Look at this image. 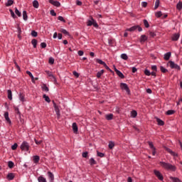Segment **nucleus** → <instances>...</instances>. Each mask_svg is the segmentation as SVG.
<instances>
[{"instance_id":"nucleus-52","label":"nucleus","mask_w":182,"mask_h":182,"mask_svg":"<svg viewBox=\"0 0 182 182\" xmlns=\"http://www.w3.org/2000/svg\"><path fill=\"white\" fill-rule=\"evenodd\" d=\"M155 15H156V18H160V17H161V15H163V14H162L161 11H158L156 13Z\"/></svg>"},{"instance_id":"nucleus-55","label":"nucleus","mask_w":182,"mask_h":182,"mask_svg":"<svg viewBox=\"0 0 182 182\" xmlns=\"http://www.w3.org/2000/svg\"><path fill=\"white\" fill-rule=\"evenodd\" d=\"M14 109H15V112L17 113V114L21 116V112H19V108H18L17 107H14Z\"/></svg>"},{"instance_id":"nucleus-21","label":"nucleus","mask_w":182,"mask_h":182,"mask_svg":"<svg viewBox=\"0 0 182 182\" xmlns=\"http://www.w3.org/2000/svg\"><path fill=\"white\" fill-rule=\"evenodd\" d=\"M131 117H132L133 119H134L135 117H137V111L132 110L131 112Z\"/></svg>"},{"instance_id":"nucleus-26","label":"nucleus","mask_w":182,"mask_h":182,"mask_svg":"<svg viewBox=\"0 0 182 182\" xmlns=\"http://www.w3.org/2000/svg\"><path fill=\"white\" fill-rule=\"evenodd\" d=\"M170 180H171L172 182H181V181H180V179H178V178H176V177H173V176L170 177Z\"/></svg>"},{"instance_id":"nucleus-64","label":"nucleus","mask_w":182,"mask_h":182,"mask_svg":"<svg viewBox=\"0 0 182 182\" xmlns=\"http://www.w3.org/2000/svg\"><path fill=\"white\" fill-rule=\"evenodd\" d=\"M36 144H41L42 143V140L38 141L36 139H34Z\"/></svg>"},{"instance_id":"nucleus-23","label":"nucleus","mask_w":182,"mask_h":182,"mask_svg":"<svg viewBox=\"0 0 182 182\" xmlns=\"http://www.w3.org/2000/svg\"><path fill=\"white\" fill-rule=\"evenodd\" d=\"M8 99L12 100V91L11 90H7Z\"/></svg>"},{"instance_id":"nucleus-17","label":"nucleus","mask_w":182,"mask_h":182,"mask_svg":"<svg viewBox=\"0 0 182 182\" xmlns=\"http://www.w3.org/2000/svg\"><path fill=\"white\" fill-rule=\"evenodd\" d=\"M171 57V53L168 52L164 54V59L165 60H168V59H170Z\"/></svg>"},{"instance_id":"nucleus-63","label":"nucleus","mask_w":182,"mask_h":182,"mask_svg":"<svg viewBox=\"0 0 182 182\" xmlns=\"http://www.w3.org/2000/svg\"><path fill=\"white\" fill-rule=\"evenodd\" d=\"M87 154H88L87 151L83 152L82 153V157L86 159V157H87Z\"/></svg>"},{"instance_id":"nucleus-30","label":"nucleus","mask_w":182,"mask_h":182,"mask_svg":"<svg viewBox=\"0 0 182 182\" xmlns=\"http://www.w3.org/2000/svg\"><path fill=\"white\" fill-rule=\"evenodd\" d=\"M46 75H48V76H49L50 77H53V79H55V76H53V74L52 73V72L49 71V70H46Z\"/></svg>"},{"instance_id":"nucleus-3","label":"nucleus","mask_w":182,"mask_h":182,"mask_svg":"<svg viewBox=\"0 0 182 182\" xmlns=\"http://www.w3.org/2000/svg\"><path fill=\"white\" fill-rule=\"evenodd\" d=\"M29 143L26 141H23L20 146V149L23 151H29Z\"/></svg>"},{"instance_id":"nucleus-49","label":"nucleus","mask_w":182,"mask_h":182,"mask_svg":"<svg viewBox=\"0 0 182 182\" xmlns=\"http://www.w3.org/2000/svg\"><path fill=\"white\" fill-rule=\"evenodd\" d=\"M31 36H33V38H36V36H38V32H36L35 31H31Z\"/></svg>"},{"instance_id":"nucleus-19","label":"nucleus","mask_w":182,"mask_h":182,"mask_svg":"<svg viewBox=\"0 0 182 182\" xmlns=\"http://www.w3.org/2000/svg\"><path fill=\"white\" fill-rule=\"evenodd\" d=\"M73 130L75 134L77 133V124L75 122L73 123Z\"/></svg>"},{"instance_id":"nucleus-29","label":"nucleus","mask_w":182,"mask_h":182,"mask_svg":"<svg viewBox=\"0 0 182 182\" xmlns=\"http://www.w3.org/2000/svg\"><path fill=\"white\" fill-rule=\"evenodd\" d=\"M121 59H123L124 60H127L129 59V56H127V54L122 53L121 55Z\"/></svg>"},{"instance_id":"nucleus-59","label":"nucleus","mask_w":182,"mask_h":182,"mask_svg":"<svg viewBox=\"0 0 182 182\" xmlns=\"http://www.w3.org/2000/svg\"><path fill=\"white\" fill-rule=\"evenodd\" d=\"M41 48H42L43 49H45V48H46V43H41Z\"/></svg>"},{"instance_id":"nucleus-51","label":"nucleus","mask_w":182,"mask_h":182,"mask_svg":"<svg viewBox=\"0 0 182 182\" xmlns=\"http://www.w3.org/2000/svg\"><path fill=\"white\" fill-rule=\"evenodd\" d=\"M9 12H10L11 16H12V18H16V16H15V13L14 12V11H12V9H10Z\"/></svg>"},{"instance_id":"nucleus-39","label":"nucleus","mask_w":182,"mask_h":182,"mask_svg":"<svg viewBox=\"0 0 182 182\" xmlns=\"http://www.w3.org/2000/svg\"><path fill=\"white\" fill-rule=\"evenodd\" d=\"M160 6V0H156L155 1V6H154V9H157Z\"/></svg>"},{"instance_id":"nucleus-32","label":"nucleus","mask_w":182,"mask_h":182,"mask_svg":"<svg viewBox=\"0 0 182 182\" xmlns=\"http://www.w3.org/2000/svg\"><path fill=\"white\" fill-rule=\"evenodd\" d=\"M23 21H28V14H26V11H23Z\"/></svg>"},{"instance_id":"nucleus-6","label":"nucleus","mask_w":182,"mask_h":182,"mask_svg":"<svg viewBox=\"0 0 182 182\" xmlns=\"http://www.w3.org/2000/svg\"><path fill=\"white\" fill-rule=\"evenodd\" d=\"M4 119L6 123L10 125L12 124V121H11V119L9 118V113L8 112H4Z\"/></svg>"},{"instance_id":"nucleus-10","label":"nucleus","mask_w":182,"mask_h":182,"mask_svg":"<svg viewBox=\"0 0 182 182\" xmlns=\"http://www.w3.org/2000/svg\"><path fill=\"white\" fill-rule=\"evenodd\" d=\"M51 5H53V6H56L57 8H59L60 6V2L55 0H49L48 1Z\"/></svg>"},{"instance_id":"nucleus-8","label":"nucleus","mask_w":182,"mask_h":182,"mask_svg":"<svg viewBox=\"0 0 182 182\" xmlns=\"http://www.w3.org/2000/svg\"><path fill=\"white\" fill-rule=\"evenodd\" d=\"M154 173L155 174V176H156V177L159 178V180H160L161 181H163V175H161V173H160V171H157V170H154Z\"/></svg>"},{"instance_id":"nucleus-44","label":"nucleus","mask_w":182,"mask_h":182,"mask_svg":"<svg viewBox=\"0 0 182 182\" xmlns=\"http://www.w3.org/2000/svg\"><path fill=\"white\" fill-rule=\"evenodd\" d=\"M48 63H50V65H53V63H55V59L50 57L48 60Z\"/></svg>"},{"instance_id":"nucleus-25","label":"nucleus","mask_w":182,"mask_h":182,"mask_svg":"<svg viewBox=\"0 0 182 182\" xmlns=\"http://www.w3.org/2000/svg\"><path fill=\"white\" fill-rule=\"evenodd\" d=\"M156 122L159 126H164V122H163V120H161V119L157 118Z\"/></svg>"},{"instance_id":"nucleus-56","label":"nucleus","mask_w":182,"mask_h":182,"mask_svg":"<svg viewBox=\"0 0 182 182\" xmlns=\"http://www.w3.org/2000/svg\"><path fill=\"white\" fill-rule=\"evenodd\" d=\"M11 149L13 150H16V149H18V144H14V145H12Z\"/></svg>"},{"instance_id":"nucleus-48","label":"nucleus","mask_w":182,"mask_h":182,"mask_svg":"<svg viewBox=\"0 0 182 182\" xmlns=\"http://www.w3.org/2000/svg\"><path fill=\"white\" fill-rule=\"evenodd\" d=\"M8 166L9 168H12L14 166V164L12 162V161H9Z\"/></svg>"},{"instance_id":"nucleus-36","label":"nucleus","mask_w":182,"mask_h":182,"mask_svg":"<svg viewBox=\"0 0 182 182\" xmlns=\"http://www.w3.org/2000/svg\"><path fill=\"white\" fill-rule=\"evenodd\" d=\"M31 43L33 46V48H36V45H38V41L36 39H33L31 41Z\"/></svg>"},{"instance_id":"nucleus-4","label":"nucleus","mask_w":182,"mask_h":182,"mask_svg":"<svg viewBox=\"0 0 182 182\" xmlns=\"http://www.w3.org/2000/svg\"><path fill=\"white\" fill-rule=\"evenodd\" d=\"M120 88L122 90H125L128 95H130V89H129V86L127 85V84L122 82L120 84Z\"/></svg>"},{"instance_id":"nucleus-28","label":"nucleus","mask_w":182,"mask_h":182,"mask_svg":"<svg viewBox=\"0 0 182 182\" xmlns=\"http://www.w3.org/2000/svg\"><path fill=\"white\" fill-rule=\"evenodd\" d=\"M38 182H47L46 179L45 178V177L41 176L38 178Z\"/></svg>"},{"instance_id":"nucleus-18","label":"nucleus","mask_w":182,"mask_h":182,"mask_svg":"<svg viewBox=\"0 0 182 182\" xmlns=\"http://www.w3.org/2000/svg\"><path fill=\"white\" fill-rule=\"evenodd\" d=\"M33 163L36 164L37 163H39V160H41V158L39 157V156L36 155L33 156Z\"/></svg>"},{"instance_id":"nucleus-15","label":"nucleus","mask_w":182,"mask_h":182,"mask_svg":"<svg viewBox=\"0 0 182 182\" xmlns=\"http://www.w3.org/2000/svg\"><path fill=\"white\" fill-rule=\"evenodd\" d=\"M148 38L146 37V35H141L139 39L140 43H144L146 41H147Z\"/></svg>"},{"instance_id":"nucleus-62","label":"nucleus","mask_w":182,"mask_h":182,"mask_svg":"<svg viewBox=\"0 0 182 182\" xmlns=\"http://www.w3.org/2000/svg\"><path fill=\"white\" fill-rule=\"evenodd\" d=\"M151 69H152V70L157 72V66L156 65H152Z\"/></svg>"},{"instance_id":"nucleus-1","label":"nucleus","mask_w":182,"mask_h":182,"mask_svg":"<svg viewBox=\"0 0 182 182\" xmlns=\"http://www.w3.org/2000/svg\"><path fill=\"white\" fill-rule=\"evenodd\" d=\"M160 164L161 167H163L164 168H166V170H170L171 171H176V166H173L172 164L166 163L164 161H161Z\"/></svg>"},{"instance_id":"nucleus-50","label":"nucleus","mask_w":182,"mask_h":182,"mask_svg":"<svg viewBox=\"0 0 182 182\" xmlns=\"http://www.w3.org/2000/svg\"><path fill=\"white\" fill-rule=\"evenodd\" d=\"M58 21H60L61 22H66V21L65 20V18H63V16H59L58 18Z\"/></svg>"},{"instance_id":"nucleus-38","label":"nucleus","mask_w":182,"mask_h":182,"mask_svg":"<svg viewBox=\"0 0 182 182\" xmlns=\"http://www.w3.org/2000/svg\"><path fill=\"white\" fill-rule=\"evenodd\" d=\"M90 166H95V164H96V161L95 160V159L91 158L90 159Z\"/></svg>"},{"instance_id":"nucleus-41","label":"nucleus","mask_w":182,"mask_h":182,"mask_svg":"<svg viewBox=\"0 0 182 182\" xmlns=\"http://www.w3.org/2000/svg\"><path fill=\"white\" fill-rule=\"evenodd\" d=\"M26 73L32 79V82H33V80L35 79V77H33V75H32V73H31V71H26Z\"/></svg>"},{"instance_id":"nucleus-2","label":"nucleus","mask_w":182,"mask_h":182,"mask_svg":"<svg viewBox=\"0 0 182 182\" xmlns=\"http://www.w3.org/2000/svg\"><path fill=\"white\" fill-rule=\"evenodd\" d=\"M93 26L95 28H99V25L97 24V22H96V21L94 20L92 17H91L87 22V26Z\"/></svg>"},{"instance_id":"nucleus-57","label":"nucleus","mask_w":182,"mask_h":182,"mask_svg":"<svg viewBox=\"0 0 182 182\" xmlns=\"http://www.w3.org/2000/svg\"><path fill=\"white\" fill-rule=\"evenodd\" d=\"M43 90L44 92H49V88L48 87V86L44 85V86L43 87Z\"/></svg>"},{"instance_id":"nucleus-24","label":"nucleus","mask_w":182,"mask_h":182,"mask_svg":"<svg viewBox=\"0 0 182 182\" xmlns=\"http://www.w3.org/2000/svg\"><path fill=\"white\" fill-rule=\"evenodd\" d=\"M105 119L107 120H112L113 119V114H108L105 115Z\"/></svg>"},{"instance_id":"nucleus-11","label":"nucleus","mask_w":182,"mask_h":182,"mask_svg":"<svg viewBox=\"0 0 182 182\" xmlns=\"http://www.w3.org/2000/svg\"><path fill=\"white\" fill-rule=\"evenodd\" d=\"M164 149L166 151H168V153L171 154V156H173V157H177L178 154L176 152L173 151L171 149L166 146L164 147Z\"/></svg>"},{"instance_id":"nucleus-61","label":"nucleus","mask_w":182,"mask_h":182,"mask_svg":"<svg viewBox=\"0 0 182 182\" xmlns=\"http://www.w3.org/2000/svg\"><path fill=\"white\" fill-rule=\"evenodd\" d=\"M77 53L79 56H83L85 53L83 52V50H79Z\"/></svg>"},{"instance_id":"nucleus-13","label":"nucleus","mask_w":182,"mask_h":182,"mask_svg":"<svg viewBox=\"0 0 182 182\" xmlns=\"http://www.w3.org/2000/svg\"><path fill=\"white\" fill-rule=\"evenodd\" d=\"M6 178L7 180H9V181L14 180L15 178V173H9L6 176Z\"/></svg>"},{"instance_id":"nucleus-60","label":"nucleus","mask_w":182,"mask_h":182,"mask_svg":"<svg viewBox=\"0 0 182 182\" xmlns=\"http://www.w3.org/2000/svg\"><path fill=\"white\" fill-rule=\"evenodd\" d=\"M149 35L151 38H154V36H156V33L151 31L149 32Z\"/></svg>"},{"instance_id":"nucleus-58","label":"nucleus","mask_w":182,"mask_h":182,"mask_svg":"<svg viewBox=\"0 0 182 182\" xmlns=\"http://www.w3.org/2000/svg\"><path fill=\"white\" fill-rule=\"evenodd\" d=\"M50 14L52 16H56V13L55 12V10H51L50 11Z\"/></svg>"},{"instance_id":"nucleus-45","label":"nucleus","mask_w":182,"mask_h":182,"mask_svg":"<svg viewBox=\"0 0 182 182\" xmlns=\"http://www.w3.org/2000/svg\"><path fill=\"white\" fill-rule=\"evenodd\" d=\"M15 14H16V15H18V16H21V15H22L21 11H19V10H18L17 8H16V9H15Z\"/></svg>"},{"instance_id":"nucleus-16","label":"nucleus","mask_w":182,"mask_h":182,"mask_svg":"<svg viewBox=\"0 0 182 182\" xmlns=\"http://www.w3.org/2000/svg\"><path fill=\"white\" fill-rule=\"evenodd\" d=\"M138 26H134L129 28L126 29V32H134L136 29H137Z\"/></svg>"},{"instance_id":"nucleus-9","label":"nucleus","mask_w":182,"mask_h":182,"mask_svg":"<svg viewBox=\"0 0 182 182\" xmlns=\"http://www.w3.org/2000/svg\"><path fill=\"white\" fill-rule=\"evenodd\" d=\"M114 69L117 76H119V77H120L121 79H124V75H123L122 73L120 72V70H117V68H116L115 65H114Z\"/></svg>"},{"instance_id":"nucleus-20","label":"nucleus","mask_w":182,"mask_h":182,"mask_svg":"<svg viewBox=\"0 0 182 182\" xmlns=\"http://www.w3.org/2000/svg\"><path fill=\"white\" fill-rule=\"evenodd\" d=\"M179 38H180V34L175 33L172 36L171 39L172 41H178Z\"/></svg>"},{"instance_id":"nucleus-40","label":"nucleus","mask_w":182,"mask_h":182,"mask_svg":"<svg viewBox=\"0 0 182 182\" xmlns=\"http://www.w3.org/2000/svg\"><path fill=\"white\" fill-rule=\"evenodd\" d=\"M108 147L110 149H113V147H114V143L113 141H110L109 142Z\"/></svg>"},{"instance_id":"nucleus-54","label":"nucleus","mask_w":182,"mask_h":182,"mask_svg":"<svg viewBox=\"0 0 182 182\" xmlns=\"http://www.w3.org/2000/svg\"><path fill=\"white\" fill-rule=\"evenodd\" d=\"M97 156H98V157H105V154L97 151Z\"/></svg>"},{"instance_id":"nucleus-33","label":"nucleus","mask_w":182,"mask_h":182,"mask_svg":"<svg viewBox=\"0 0 182 182\" xmlns=\"http://www.w3.org/2000/svg\"><path fill=\"white\" fill-rule=\"evenodd\" d=\"M18 97H19V100L21 102H25V95H22L21 93H20L18 95Z\"/></svg>"},{"instance_id":"nucleus-42","label":"nucleus","mask_w":182,"mask_h":182,"mask_svg":"<svg viewBox=\"0 0 182 182\" xmlns=\"http://www.w3.org/2000/svg\"><path fill=\"white\" fill-rule=\"evenodd\" d=\"M96 61H97V63H99L100 65H103V66H104V65L106 63H105V61H103V60H102L101 59H99V58H97V59L96 60Z\"/></svg>"},{"instance_id":"nucleus-22","label":"nucleus","mask_w":182,"mask_h":182,"mask_svg":"<svg viewBox=\"0 0 182 182\" xmlns=\"http://www.w3.org/2000/svg\"><path fill=\"white\" fill-rule=\"evenodd\" d=\"M33 8H36V9L39 8V2L37 0H34L33 1Z\"/></svg>"},{"instance_id":"nucleus-43","label":"nucleus","mask_w":182,"mask_h":182,"mask_svg":"<svg viewBox=\"0 0 182 182\" xmlns=\"http://www.w3.org/2000/svg\"><path fill=\"white\" fill-rule=\"evenodd\" d=\"M144 74L146 75V76H150V75H151V73H150V70H149V69H145Z\"/></svg>"},{"instance_id":"nucleus-7","label":"nucleus","mask_w":182,"mask_h":182,"mask_svg":"<svg viewBox=\"0 0 182 182\" xmlns=\"http://www.w3.org/2000/svg\"><path fill=\"white\" fill-rule=\"evenodd\" d=\"M53 103L55 110V113L57 114V117L58 119H59V117H60V111L59 110V107H58V105H56V103H55V101H53Z\"/></svg>"},{"instance_id":"nucleus-35","label":"nucleus","mask_w":182,"mask_h":182,"mask_svg":"<svg viewBox=\"0 0 182 182\" xmlns=\"http://www.w3.org/2000/svg\"><path fill=\"white\" fill-rule=\"evenodd\" d=\"M14 4V0H8L6 3V6H11Z\"/></svg>"},{"instance_id":"nucleus-53","label":"nucleus","mask_w":182,"mask_h":182,"mask_svg":"<svg viewBox=\"0 0 182 182\" xmlns=\"http://www.w3.org/2000/svg\"><path fill=\"white\" fill-rule=\"evenodd\" d=\"M61 32L64 35H69V32H68V31H66V29H64V28L61 29Z\"/></svg>"},{"instance_id":"nucleus-47","label":"nucleus","mask_w":182,"mask_h":182,"mask_svg":"<svg viewBox=\"0 0 182 182\" xmlns=\"http://www.w3.org/2000/svg\"><path fill=\"white\" fill-rule=\"evenodd\" d=\"M161 71L162 72V73H166V72H168L167 69H166L164 67L161 66L160 67Z\"/></svg>"},{"instance_id":"nucleus-5","label":"nucleus","mask_w":182,"mask_h":182,"mask_svg":"<svg viewBox=\"0 0 182 182\" xmlns=\"http://www.w3.org/2000/svg\"><path fill=\"white\" fill-rule=\"evenodd\" d=\"M168 66H169L171 69H177L178 70H180V66L174 63L173 61H169L168 63Z\"/></svg>"},{"instance_id":"nucleus-34","label":"nucleus","mask_w":182,"mask_h":182,"mask_svg":"<svg viewBox=\"0 0 182 182\" xmlns=\"http://www.w3.org/2000/svg\"><path fill=\"white\" fill-rule=\"evenodd\" d=\"M43 99L47 102V103H50V98L46 95H43Z\"/></svg>"},{"instance_id":"nucleus-12","label":"nucleus","mask_w":182,"mask_h":182,"mask_svg":"<svg viewBox=\"0 0 182 182\" xmlns=\"http://www.w3.org/2000/svg\"><path fill=\"white\" fill-rule=\"evenodd\" d=\"M148 144H149V146L150 149H152V154L154 156H156V147H154V145L153 144V142L149 141V142H148Z\"/></svg>"},{"instance_id":"nucleus-14","label":"nucleus","mask_w":182,"mask_h":182,"mask_svg":"<svg viewBox=\"0 0 182 182\" xmlns=\"http://www.w3.org/2000/svg\"><path fill=\"white\" fill-rule=\"evenodd\" d=\"M47 174L48 176L50 181L53 182V180H55V176L53 175V173L50 171H48Z\"/></svg>"},{"instance_id":"nucleus-46","label":"nucleus","mask_w":182,"mask_h":182,"mask_svg":"<svg viewBox=\"0 0 182 182\" xmlns=\"http://www.w3.org/2000/svg\"><path fill=\"white\" fill-rule=\"evenodd\" d=\"M144 24L145 28H149L150 26V25L149 24V21H147V20H144Z\"/></svg>"},{"instance_id":"nucleus-31","label":"nucleus","mask_w":182,"mask_h":182,"mask_svg":"<svg viewBox=\"0 0 182 182\" xmlns=\"http://www.w3.org/2000/svg\"><path fill=\"white\" fill-rule=\"evenodd\" d=\"M176 9H178V11H181L182 9V2L181 1H179L176 4Z\"/></svg>"},{"instance_id":"nucleus-37","label":"nucleus","mask_w":182,"mask_h":182,"mask_svg":"<svg viewBox=\"0 0 182 182\" xmlns=\"http://www.w3.org/2000/svg\"><path fill=\"white\" fill-rule=\"evenodd\" d=\"M103 73H105V70H101L100 71H99L97 73V77H102V75H103Z\"/></svg>"},{"instance_id":"nucleus-27","label":"nucleus","mask_w":182,"mask_h":182,"mask_svg":"<svg viewBox=\"0 0 182 182\" xmlns=\"http://www.w3.org/2000/svg\"><path fill=\"white\" fill-rule=\"evenodd\" d=\"M174 113H176V111L173 109H169L166 112V114H167L168 116H171V114H174Z\"/></svg>"}]
</instances>
